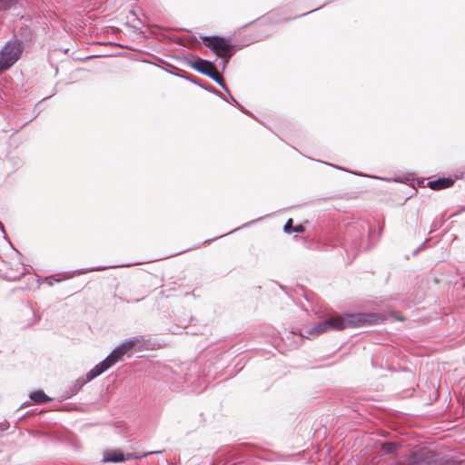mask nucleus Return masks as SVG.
<instances>
[{
    "label": "nucleus",
    "instance_id": "nucleus-1",
    "mask_svg": "<svg viewBox=\"0 0 465 465\" xmlns=\"http://www.w3.org/2000/svg\"><path fill=\"white\" fill-rule=\"evenodd\" d=\"M375 318L373 314L355 313L345 316L331 317L322 322L315 325L310 331V334H320L330 330L341 331L346 328L362 326L371 323Z\"/></svg>",
    "mask_w": 465,
    "mask_h": 465
},
{
    "label": "nucleus",
    "instance_id": "nucleus-2",
    "mask_svg": "<svg viewBox=\"0 0 465 465\" xmlns=\"http://www.w3.org/2000/svg\"><path fill=\"white\" fill-rule=\"evenodd\" d=\"M203 44L211 49L217 56L224 60V64L228 63L232 56L233 46L229 40L220 36H203Z\"/></svg>",
    "mask_w": 465,
    "mask_h": 465
},
{
    "label": "nucleus",
    "instance_id": "nucleus-3",
    "mask_svg": "<svg viewBox=\"0 0 465 465\" xmlns=\"http://www.w3.org/2000/svg\"><path fill=\"white\" fill-rule=\"evenodd\" d=\"M21 53L19 43H7L0 52V73L11 67L19 59Z\"/></svg>",
    "mask_w": 465,
    "mask_h": 465
},
{
    "label": "nucleus",
    "instance_id": "nucleus-4",
    "mask_svg": "<svg viewBox=\"0 0 465 465\" xmlns=\"http://www.w3.org/2000/svg\"><path fill=\"white\" fill-rule=\"evenodd\" d=\"M431 459V454L426 449L412 451L410 455L403 457L398 465H426Z\"/></svg>",
    "mask_w": 465,
    "mask_h": 465
},
{
    "label": "nucleus",
    "instance_id": "nucleus-5",
    "mask_svg": "<svg viewBox=\"0 0 465 465\" xmlns=\"http://www.w3.org/2000/svg\"><path fill=\"white\" fill-rule=\"evenodd\" d=\"M138 342L139 341L136 338L129 339L115 348L105 359L110 362L111 366H113L119 361L124 355L131 351Z\"/></svg>",
    "mask_w": 465,
    "mask_h": 465
},
{
    "label": "nucleus",
    "instance_id": "nucleus-6",
    "mask_svg": "<svg viewBox=\"0 0 465 465\" xmlns=\"http://www.w3.org/2000/svg\"><path fill=\"white\" fill-rule=\"evenodd\" d=\"M194 68L198 72L208 75L217 83H220L223 80L222 75L212 62L203 59H198L194 63Z\"/></svg>",
    "mask_w": 465,
    "mask_h": 465
},
{
    "label": "nucleus",
    "instance_id": "nucleus-7",
    "mask_svg": "<svg viewBox=\"0 0 465 465\" xmlns=\"http://www.w3.org/2000/svg\"><path fill=\"white\" fill-rule=\"evenodd\" d=\"M111 366L110 362L106 359H104L103 361H101L99 364L95 365L88 373H87V379L92 380L98 375L102 374L104 371H105L107 369H109Z\"/></svg>",
    "mask_w": 465,
    "mask_h": 465
},
{
    "label": "nucleus",
    "instance_id": "nucleus-8",
    "mask_svg": "<svg viewBox=\"0 0 465 465\" xmlns=\"http://www.w3.org/2000/svg\"><path fill=\"white\" fill-rule=\"evenodd\" d=\"M453 184V180L450 178H442L429 183V186L432 190H441L450 187Z\"/></svg>",
    "mask_w": 465,
    "mask_h": 465
},
{
    "label": "nucleus",
    "instance_id": "nucleus-9",
    "mask_svg": "<svg viewBox=\"0 0 465 465\" xmlns=\"http://www.w3.org/2000/svg\"><path fill=\"white\" fill-rule=\"evenodd\" d=\"M284 232H287V233H290V232H303L305 231V228L303 225L302 224H298L296 226H293V221L292 219H289L285 225H284Z\"/></svg>",
    "mask_w": 465,
    "mask_h": 465
},
{
    "label": "nucleus",
    "instance_id": "nucleus-10",
    "mask_svg": "<svg viewBox=\"0 0 465 465\" xmlns=\"http://www.w3.org/2000/svg\"><path fill=\"white\" fill-rule=\"evenodd\" d=\"M104 460L107 462H121L124 460V456L121 452H107L104 455Z\"/></svg>",
    "mask_w": 465,
    "mask_h": 465
},
{
    "label": "nucleus",
    "instance_id": "nucleus-11",
    "mask_svg": "<svg viewBox=\"0 0 465 465\" xmlns=\"http://www.w3.org/2000/svg\"><path fill=\"white\" fill-rule=\"evenodd\" d=\"M30 398L36 403H45L49 401V398L42 391H34Z\"/></svg>",
    "mask_w": 465,
    "mask_h": 465
},
{
    "label": "nucleus",
    "instance_id": "nucleus-12",
    "mask_svg": "<svg viewBox=\"0 0 465 465\" xmlns=\"http://www.w3.org/2000/svg\"><path fill=\"white\" fill-rule=\"evenodd\" d=\"M398 448V445L393 442H386L381 445L382 450L387 453H394Z\"/></svg>",
    "mask_w": 465,
    "mask_h": 465
},
{
    "label": "nucleus",
    "instance_id": "nucleus-13",
    "mask_svg": "<svg viewBox=\"0 0 465 465\" xmlns=\"http://www.w3.org/2000/svg\"><path fill=\"white\" fill-rule=\"evenodd\" d=\"M17 0H0V11H5L14 6Z\"/></svg>",
    "mask_w": 465,
    "mask_h": 465
},
{
    "label": "nucleus",
    "instance_id": "nucleus-14",
    "mask_svg": "<svg viewBox=\"0 0 465 465\" xmlns=\"http://www.w3.org/2000/svg\"><path fill=\"white\" fill-rule=\"evenodd\" d=\"M159 451H151L149 454L158 453Z\"/></svg>",
    "mask_w": 465,
    "mask_h": 465
}]
</instances>
